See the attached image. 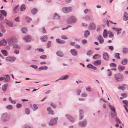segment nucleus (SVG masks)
Masks as SVG:
<instances>
[{
  "instance_id": "37",
  "label": "nucleus",
  "mask_w": 128,
  "mask_h": 128,
  "mask_svg": "<svg viewBox=\"0 0 128 128\" xmlns=\"http://www.w3.org/2000/svg\"><path fill=\"white\" fill-rule=\"evenodd\" d=\"M37 12L38 10L36 8H34L32 10V13L33 14H35Z\"/></svg>"
},
{
  "instance_id": "19",
  "label": "nucleus",
  "mask_w": 128,
  "mask_h": 128,
  "mask_svg": "<svg viewBox=\"0 0 128 128\" xmlns=\"http://www.w3.org/2000/svg\"><path fill=\"white\" fill-rule=\"evenodd\" d=\"M6 78H5L4 82H9L10 80V78L8 75H7L5 76Z\"/></svg>"
},
{
  "instance_id": "55",
  "label": "nucleus",
  "mask_w": 128,
  "mask_h": 128,
  "mask_svg": "<svg viewBox=\"0 0 128 128\" xmlns=\"http://www.w3.org/2000/svg\"><path fill=\"white\" fill-rule=\"evenodd\" d=\"M123 103L125 104L126 106V105L128 107V101L126 100H123L122 101Z\"/></svg>"
},
{
  "instance_id": "4",
  "label": "nucleus",
  "mask_w": 128,
  "mask_h": 128,
  "mask_svg": "<svg viewBox=\"0 0 128 128\" xmlns=\"http://www.w3.org/2000/svg\"><path fill=\"white\" fill-rule=\"evenodd\" d=\"M76 21V20L75 18L73 16L69 17L67 20V22L69 24L75 23Z\"/></svg>"
},
{
  "instance_id": "13",
  "label": "nucleus",
  "mask_w": 128,
  "mask_h": 128,
  "mask_svg": "<svg viewBox=\"0 0 128 128\" xmlns=\"http://www.w3.org/2000/svg\"><path fill=\"white\" fill-rule=\"evenodd\" d=\"M0 28L2 33H4L6 32V31L4 28L2 22H1L0 24Z\"/></svg>"
},
{
  "instance_id": "50",
  "label": "nucleus",
  "mask_w": 128,
  "mask_h": 128,
  "mask_svg": "<svg viewBox=\"0 0 128 128\" xmlns=\"http://www.w3.org/2000/svg\"><path fill=\"white\" fill-rule=\"evenodd\" d=\"M108 34H109L110 38H111L114 36V35L112 32H109Z\"/></svg>"
},
{
  "instance_id": "57",
  "label": "nucleus",
  "mask_w": 128,
  "mask_h": 128,
  "mask_svg": "<svg viewBox=\"0 0 128 128\" xmlns=\"http://www.w3.org/2000/svg\"><path fill=\"white\" fill-rule=\"evenodd\" d=\"M81 92V91L80 90H77L76 92V93L77 95L78 96H80Z\"/></svg>"
},
{
  "instance_id": "33",
  "label": "nucleus",
  "mask_w": 128,
  "mask_h": 128,
  "mask_svg": "<svg viewBox=\"0 0 128 128\" xmlns=\"http://www.w3.org/2000/svg\"><path fill=\"white\" fill-rule=\"evenodd\" d=\"M128 62V60L127 59H124L122 61L121 64L123 65H125L127 64Z\"/></svg>"
},
{
  "instance_id": "9",
  "label": "nucleus",
  "mask_w": 128,
  "mask_h": 128,
  "mask_svg": "<svg viewBox=\"0 0 128 128\" xmlns=\"http://www.w3.org/2000/svg\"><path fill=\"white\" fill-rule=\"evenodd\" d=\"M87 124V122L86 120H84L80 122L79 123V125L81 127H84L86 126Z\"/></svg>"
},
{
  "instance_id": "22",
  "label": "nucleus",
  "mask_w": 128,
  "mask_h": 128,
  "mask_svg": "<svg viewBox=\"0 0 128 128\" xmlns=\"http://www.w3.org/2000/svg\"><path fill=\"white\" fill-rule=\"evenodd\" d=\"M8 86V84H5L3 85L2 87V89L4 92H6V91Z\"/></svg>"
},
{
  "instance_id": "27",
  "label": "nucleus",
  "mask_w": 128,
  "mask_h": 128,
  "mask_svg": "<svg viewBox=\"0 0 128 128\" xmlns=\"http://www.w3.org/2000/svg\"><path fill=\"white\" fill-rule=\"evenodd\" d=\"M48 67L46 66H42L39 68V69L40 70H46L48 69Z\"/></svg>"
},
{
  "instance_id": "7",
  "label": "nucleus",
  "mask_w": 128,
  "mask_h": 128,
  "mask_svg": "<svg viewBox=\"0 0 128 128\" xmlns=\"http://www.w3.org/2000/svg\"><path fill=\"white\" fill-rule=\"evenodd\" d=\"M58 118H56L53 119H52L49 123V125L50 126H53L56 125L57 122Z\"/></svg>"
},
{
  "instance_id": "3",
  "label": "nucleus",
  "mask_w": 128,
  "mask_h": 128,
  "mask_svg": "<svg viewBox=\"0 0 128 128\" xmlns=\"http://www.w3.org/2000/svg\"><path fill=\"white\" fill-rule=\"evenodd\" d=\"M8 40V44L11 45H13L17 42L16 38L15 37L9 38Z\"/></svg>"
},
{
  "instance_id": "21",
  "label": "nucleus",
  "mask_w": 128,
  "mask_h": 128,
  "mask_svg": "<svg viewBox=\"0 0 128 128\" xmlns=\"http://www.w3.org/2000/svg\"><path fill=\"white\" fill-rule=\"evenodd\" d=\"M101 62L100 60H98L94 62V64L95 66H99L101 64Z\"/></svg>"
},
{
  "instance_id": "36",
  "label": "nucleus",
  "mask_w": 128,
  "mask_h": 128,
  "mask_svg": "<svg viewBox=\"0 0 128 128\" xmlns=\"http://www.w3.org/2000/svg\"><path fill=\"white\" fill-rule=\"evenodd\" d=\"M128 14L126 12H125L124 14V17L125 18V19H124V20L126 21L128 20Z\"/></svg>"
},
{
  "instance_id": "46",
  "label": "nucleus",
  "mask_w": 128,
  "mask_h": 128,
  "mask_svg": "<svg viewBox=\"0 0 128 128\" xmlns=\"http://www.w3.org/2000/svg\"><path fill=\"white\" fill-rule=\"evenodd\" d=\"M82 18L83 19H85V20H90V17L88 16H86L85 18L83 17Z\"/></svg>"
},
{
  "instance_id": "28",
  "label": "nucleus",
  "mask_w": 128,
  "mask_h": 128,
  "mask_svg": "<svg viewBox=\"0 0 128 128\" xmlns=\"http://www.w3.org/2000/svg\"><path fill=\"white\" fill-rule=\"evenodd\" d=\"M48 39L47 37L46 36H42L41 38V40L42 42H46Z\"/></svg>"
},
{
  "instance_id": "17",
  "label": "nucleus",
  "mask_w": 128,
  "mask_h": 128,
  "mask_svg": "<svg viewBox=\"0 0 128 128\" xmlns=\"http://www.w3.org/2000/svg\"><path fill=\"white\" fill-rule=\"evenodd\" d=\"M24 40L26 42H30L31 40V36H26L24 38Z\"/></svg>"
},
{
  "instance_id": "12",
  "label": "nucleus",
  "mask_w": 128,
  "mask_h": 128,
  "mask_svg": "<svg viewBox=\"0 0 128 128\" xmlns=\"http://www.w3.org/2000/svg\"><path fill=\"white\" fill-rule=\"evenodd\" d=\"M66 116L67 119L71 122H75V120L74 118L70 115L66 114Z\"/></svg>"
},
{
  "instance_id": "56",
  "label": "nucleus",
  "mask_w": 128,
  "mask_h": 128,
  "mask_svg": "<svg viewBox=\"0 0 128 128\" xmlns=\"http://www.w3.org/2000/svg\"><path fill=\"white\" fill-rule=\"evenodd\" d=\"M22 105L20 104H18L16 105V107L18 108H19L22 107Z\"/></svg>"
},
{
  "instance_id": "6",
  "label": "nucleus",
  "mask_w": 128,
  "mask_h": 128,
  "mask_svg": "<svg viewBox=\"0 0 128 128\" xmlns=\"http://www.w3.org/2000/svg\"><path fill=\"white\" fill-rule=\"evenodd\" d=\"M3 15L6 16L7 15V12L4 10H1L0 11V18L2 20H3L4 19V17Z\"/></svg>"
},
{
  "instance_id": "62",
  "label": "nucleus",
  "mask_w": 128,
  "mask_h": 128,
  "mask_svg": "<svg viewBox=\"0 0 128 128\" xmlns=\"http://www.w3.org/2000/svg\"><path fill=\"white\" fill-rule=\"evenodd\" d=\"M30 67H32L34 69H36L38 68V66L34 65H31L30 66Z\"/></svg>"
},
{
  "instance_id": "64",
  "label": "nucleus",
  "mask_w": 128,
  "mask_h": 128,
  "mask_svg": "<svg viewBox=\"0 0 128 128\" xmlns=\"http://www.w3.org/2000/svg\"><path fill=\"white\" fill-rule=\"evenodd\" d=\"M92 54V51L91 50L88 51L87 52V55L90 56Z\"/></svg>"
},
{
  "instance_id": "14",
  "label": "nucleus",
  "mask_w": 128,
  "mask_h": 128,
  "mask_svg": "<svg viewBox=\"0 0 128 128\" xmlns=\"http://www.w3.org/2000/svg\"><path fill=\"white\" fill-rule=\"evenodd\" d=\"M69 77V76L67 75H65L61 77L58 80L56 81V82L58 80H67Z\"/></svg>"
},
{
  "instance_id": "23",
  "label": "nucleus",
  "mask_w": 128,
  "mask_h": 128,
  "mask_svg": "<svg viewBox=\"0 0 128 128\" xmlns=\"http://www.w3.org/2000/svg\"><path fill=\"white\" fill-rule=\"evenodd\" d=\"M108 32L106 30H105L103 33V36L104 38H106L108 36Z\"/></svg>"
},
{
  "instance_id": "25",
  "label": "nucleus",
  "mask_w": 128,
  "mask_h": 128,
  "mask_svg": "<svg viewBox=\"0 0 128 128\" xmlns=\"http://www.w3.org/2000/svg\"><path fill=\"white\" fill-rule=\"evenodd\" d=\"M60 16L58 15V14L57 13L54 14L53 17V18L54 19L58 20L60 19Z\"/></svg>"
},
{
  "instance_id": "34",
  "label": "nucleus",
  "mask_w": 128,
  "mask_h": 128,
  "mask_svg": "<svg viewBox=\"0 0 128 128\" xmlns=\"http://www.w3.org/2000/svg\"><path fill=\"white\" fill-rule=\"evenodd\" d=\"M90 32L88 30L85 31L84 32V37L86 38H87L90 35Z\"/></svg>"
},
{
  "instance_id": "48",
  "label": "nucleus",
  "mask_w": 128,
  "mask_h": 128,
  "mask_svg": "<svg viewBox=\"0 0 128 128\" xmlns=\"http://www.w3.org/2000/svg\"><path fill=\"white\" fill-rule=\"evenodd\" d=\"M6 108L8 110H12L13 108V107L11 105H9L6 106Z\"/></svg>"
},
{
  "instance_id": "45",
  "label": "nucleus",
  "mask_w": 128,
  "mask_h": 128,
  "mask_svg": "<svg viewBox=\"0 0 128 128\" xmlns=\"http://www.w3.org/2000/svg\"><path fill=\"white\" fill-rule=\"evenodd\" d=\"M120 54L118 53H116L115 54L114 57L118 59H120Z\"/></svg>"
},
{
  "instance_id": "53",
  "label": "nucleus",
  "mask_w": 128,
  "mask_h": 128,
  "mask_svg": "<svg viewBox=\"0 0 128 128\" xmlns=\"http://www.w3.org/2000/svg\"><path fill=\"white\" fill-rule=\"evenodd\" d=\"M26 21L28 22H29L32 20V19L28 17H26Z\"/></svg>"
},
{
  "instance_id": "16",
  "label": "nucleus",
  "mask_w": 128,
  "mask_h": 128,
  "mask_svg": "<svg viewBox=\"0 0 128 128\" xmlns=\"http://www.w3.org/2000/svg\"><path fill=\"white\" fill-rule=\"evenodd\" d=\"M70 52L72 55L74 56H76L78 54V53L76 51L75 49H72L70 51Z\"/></svg>"
},
{
  "instance_id": "63",
  "label": "nucleus",
  "mask_w": 128,
  "mask_h": 128,
  "mask_svg": "<svg viewBox=\"0 0 128 128\" xmlns=\"http://www.w3.org/2000/svg\"><path fill=\"white\" fill-rule=\"evenodd\" d=\"M62 39L63 40H66L68 39V38L65 36H62L61 37Z\"/></svg>"
},
{
  "instance_id": "20",
  "label": "nucleus",
  "mask_w": 128,
  "mask_h": 128,
  "mask_svg": "<svg viewBox=\"0 0 128 128\" xmlns=\"http://www.w3.org/2000/svg\"><path fill=\"white\" fill-rule=\"evenodd\" d=\"M79 112L80 113V119L81 120H82L83 118V114L84 113V112L81 110H80Z\"/></svg>"
},
{
  "instance_id": "44",
  "label": "nucleus",
  "mask_w": 128,
  "mask_h": 128,
  "mask_svg": "<svg viewBox=\"0 0 128 128\" xmlns=\"http://www.w3.org/2000/svg\"><path fill=\"white\" fill-rule=\"evenodd\" d=\"M19 5H17L16 6L14 9L13 11L14 12L16 13L17 12L16 10L19 7Z\"/></svg>"
},
{
  "instance_id": "11",
  "label": "nucleus",
  "mask_w": 128,
  "mask_h": 128,
  "mask_svg": "<svg viewBox=\"0 0 128 128\" xmlns=\"http://www.w3.org/2000/svg\"><path fill=\"white\" fill-rule=\"evenodd\" d=\"M96 28V24L93 23H91L88 26V29L90 30H93Z\"/></svg>"
},
{
  "instance_id": "54",
  "label": "nucleus",
  "mask_w": 128,
  "mask_h": 128,
  "mask_svg": "<svg viewBox=\"0 0 128 128\" xmlns=\"http://www.w3.org/2000/svg\"><path fill=\"white\" fill-rule=\"evenodd\" d=\"M13 48H14L20 49V47L18 44L15 45L13 46Z\"/></svg>"
},
{
  "instance_id": "39",
  "label": "nucleus",
  "mask_w": 128,
  "mask_h": 128,
  "mask_svg": "<svg viewBox=\"0 0 128 128\" xmlns=\"http://www.w3.org/2000/svg\"><path fill=\"white\" fill-rule=\"evenodd\" d=\"M108 106L112 111L113 112H116L115 110L114 107L111 106L110 104Z\"/></svg>"
},
{
  "instance_id": "5",
  "label": "nucleus",
  "mask_w": 128,
  "mask_h": 128,
  "mask_svg": "<svg viewBox=\"0 0 128 128\" xmlns=\"http://www.w3.org/2000/svg\"><path fill=\"white\" fill-rule=\"evenodd\" d=\"M72 10V8L70 7L64 8L62 9L63 12L65 14H68Z\"/></svg>"
},
{
  "instance_id": "24",
  "label": "nucleus",
  "mask_w": 128,
  "mask_h": 128,
  "mask_svg": "<svg viewBox=\"0 0 128 128\" xmlns=\"http://www.w3.org/2000/svg\"><path fill=\"white\" fill-rule=\"evenodd\" d=\"M125 68L124 66L120 65H119L118 67V69L120 72H122L124 70Z\"/></svg>"
},
{
  "instance_id": "47",
  "label": "nucleus",
  "mask_w": 128,
  "mask_h": 128,
  "mask_svg": "<svg viewBox=\"0 0 128 128\" xmlns=\"http://www.w3.org/2000/svg\"><path fill=\"white\" fill-rule=\"evenodd\" d=\"M111 116H112V117L113 118H114L115 116H116V112H112L111 113Z\"/></svg>"
},
{
  "instance_id": "43",
  "label": "nucleus",
  "mask_w": 128,
  "mask_h": 128,
  "mask_svg": "<svg viewBox=\"0 0 128 128\" xmlns=\"http://www.w3.org/2000/svg\"><path fill=\"white\" fill-rule=\"evenodd\" d=\"M25 113L27 114L28 115L30 114V110L28 108H26L25 110Z\"/></svg>"
},
{
  "instance_id": "30",
  "label": "nucleus",
  "mask_w": 128,
  "mask_h": 128,
  "mask_svg": "<svg viewBox=\"0 0 128 128\" xmlns=\"http://www.w3.org/2000/svg\"><path fill=\"white\" fill-rule=\"evenodd\" d=\"M26 8V7L24 4H22L21 6L20 10L21 11H24Z\"/></svg>"
},
{
  "instance_id": "10",
  "label": "nucleus",
  "mask_w": 128,
  "mask_h": 128,
  "mask_svg": "<svg viewBox=\"0 0 128 128\" xmlns=\"http://www.w3.org/2000/svg\"><path fill=\"white\" fill-rule=\"evenodd\" d=\"M4 23H6L9 26L12 27L13 26V23L8 20H4Z\"/></svg>"
},
{
  "instance_id": "1",
  "label": "nucleus",
  "mask_w": 128,
  "mask_h": 128,
  "mask_svg": "<svg viewBox=\"0 0 128 128\" xmlns=\"http://www.w3.org/2000/svg\"><path fill=\"white\" fill-rule=\"evenodd\" d=\"M114 76L115 80L117 82H122L123 80V76L120 73L115 74Z\"/></svg>"
},
{
  "instance_id": "42",
  "label": "nucleus",
  "mask_w": 128,
  "mask_h": 128,
  "mask_svg": "<svg viewBox=\"0 0 128 128\" xmlns=\"http://www.w3.org/2000/svg\"><path fill=\"white\" fill-rule=\"evenodd\" d=\"M122 30V29L121 28L117 29L116 30L118 35H119L121 33V31Z\"/></svg>"
},
{
  "instance_id": "58",
  "label": "nucleus",
  "mask_w": 128,
  "mask_h": 128,
  "mask_svg": "<svg viewBox=\"0 0 128 128\" xmlns=\"http://www.w3.org/2000/svg\"><path fill=\"white\" fill-rule=\"evenodd\" d=\"M116 121L118 124H120L121 123V122L119 119L117 118V116H116Z\"/></svg>"
},
{
  "instance_id": "60",
  "label": "nucleus",
  "mask_w": 128,
  "mask_h": 128,
  "mask_svg": "<svg viewBox=\"0 0 128 128\" xmlns=\"http://www.w3.org/2000/svg\"><path fill=\"white\" fill-rule=\"evenodd\" d=\"M51 43V41H49L47 44V48H48L50 46V44Z\"/></svg>"
},
{
  "instance_id": "32",
  "label": "nucleus",
  "mask_w": 128,
  "mask_h": 128,
  "mask_svg": "<svg viewBox=\"0 0 128 128\" xmlns=\"http://www.w3.org/2000/svg\"><path fill=\"white\" fill-rule=\"evenodd\" d=\"M2 45L3 46H5L7 44V42L5 40H2L0 41Z\"/></svg>"
},
{
  "instance_id": "61",
  "label": "nucleus",
  "mask_w": 128,
  "mask_h": 128,
  "mask_svg": "<svg viewBox=\"0 0 128 128\" xmlns=\"http://www.w3.org/2000/svg\"><path fill=\"white\" fill-rule=\"evenodd\" d=\"M14 20L17 22H20V18L19 17H18L14 19Z\"/></svg>"
},
{
  "instance_id": "41",
  "label": "nucleus",
  "mask_w": 128,
  "mask_h": 128,
  "mask_svg": "<svg viewBox=\"0 0 128 128\" xmlns=\"http://www.w3.org/2000/svg\"><path fill=\"white\" fill-rule=\"evenodd\" d=\"M122 52L124 54H126L128 52V50L127 48H124L123 49Z\"/></svg>"
},
{
  "instance_id": "29",
  "label": "nucleus",
  "mask_w": 128,
  "mask_h": 128,
  "mask_svg": "<svg viewBox=\"0 0 128 128\" xmlns=\"http://www.w3.org/2000/svg\"><path fill=\"white\" fill-rule=\"evenodd\" d=\"M47 110L49 112V114L52 115L54 114L53 111L51 109L50 107H48L47 108Z\"/></svg>"
},
{
  "instance_id": "35",
  "label": "nucleus",
  "mask_w": 128,
  "mask_h": 128,
  "mask_svg": "<svg viewBox=\"0 0 128 128\" xmlns=\"http://www.w3.org/2000/svg\"><path fill=\"white\" fill-rule=\"evenodd\" d=\"M101 57V56L99 54H96L94 55L93 56V58L94 59H98Z\"/></svg>"
},
{
  "instance_id": "52",
  "label": "nucleus",
  "mask_w": 128,
  "mask_h": 128,
  "mask_svg": "<svg viewBox=\"0 0 128 128\" xmlns=\"http://www.w3.org/2000/svg\"><path fill=\"white\" fill-rule=\"evenodd\" d=\"M110 66L111 67H115L116 66V64L113 63H111L110 64Z\"/></svg>"
},
{
  "instance_id": "31",
  "label": "nucleus",
  "mask_w": 128,
  "mask_h": 128,
  "mask_svg": "<svg viewBox=\"0 0 128 128\" xmlns=\"http://www.w3.org/2000/svg\"><path fill=\"white\" fill-rule=\"evenodd\" d=\"M56 54L58 56L60 57H62L64 56V55L63 53L60 51L57 52Z\"/></svg>"
},
{
  "instance_id": "51",
  "label": "nucleus",
  "mask_w": 128,
  "mask_h": 128,
  "mask_svg": "<svg viewBox=\"0 0 128 128\" xmlns=\"http://www.w3.org/2000/svg\"><path fill=\"white\" fill-rule=\"evenodd\" d=\"M27 29L26 28H24L22 29V31L23 33H26L27 31Z\"/></svg>"
},
{
  "instance_id": "59",
  "label": "nucleus",
  "mask_w": 128,
  "mask_h": 128,
  "mask_svg": "<svg viewBox=\"0 0 128 128\" xmlns=\"http://www.w3.org/2000/svg\"><path fill=\"white\" fill-rule=\"evenodd\" d=\"M47 56H46L45 55H42L40 56V58L42 59H45L46 58Z\"/></svg>"
},
{
  "instance_id": "49",
  "label": "nucleus",
  "mask_w": 128,
  "mask_h": 128,
  "mask_svg": "<svg viewBox=\"0 0 128 128\" xmlns=\"http://www.w3.org/2000/svg\"><path fill=\"white\" fill-rule=\"evenodd\" d=\"M121 96H122L120 98V99L121 100H122L124 98H126L127 97V96L126 94H121Z\"/></svg>"
},
{
  "instance_id": "26",
  "label": "nucleus",
  "mask_w": 128,
  "mask_h": 128,
  "mask_svg": "<svg viewBox=\"0 0 128 128\" xmlns=\"http://www.w3.org/2000/svg\"><path fill=\"white\" fill-rule=\"evenodd\" d=\"M56 40L57 42L59 44H64L65 42V41L59 39H57Z\"/></svg>"
},
{
  "instance_id": "38",
  "label": "nucleus",
  "mask_w": 128,
  "mask_h": 128,
  "mask_svg": "<svg viewBox=\"0 0 128 128\" xmlns=\"http://www.w3.org/2000/svg\"><path fill=\"white\" fill-rule=\"evenodd\" d=\"M1 52L5 56H7L8 55L7 51L6 50H2Z\"/></svg>"
},
{
  "instance_id": "2",
  "label": "nucleus",
  "mask_w": 128,
  "mask_h": 128,
  "mask_svg": "<svg viewBox=\"0 0 128 128\" xmlns=\"http://www.w3.org/2000/svg\"><path fill=\"white\" fill-rule=\"evenodd\" d=\"M10 117L7 113L3 114L1 116V119L4 122H6L10 120Z\"/></svg>"
},
{
  "instance_id": "18",
  "label": "nucleus",
  "mask_w": 128,
  "mask_h": 128,
  "mask_svg": "<svg viewBox=\"0 0 128 128\" xmlns=\"http://www.w3.org/2000/svg\"><path fill=\"white\" fill-rule=\"evenodd\" d=\"M103 58L106 61L108 60L109 59V58L108 54L106 53H104L103 54Z\"/></svg>"
},
{
  "instance_id": "15",
  "label": "nucleus",
  "mask_w": 128,
  "mask_h": 128,
  "mask_svg": "<svg viewBox=\"0 0 128 128\" xmlns=\"http://www.w3.org/2000/svg\"><path fill=\"white\" fill-rule=\"evenodd\" d=\"M97 39L100 44H102L104 42V40L101 35H100L97 38Z\"/></svg>"
},
{
  "instance_id": "40",
  "label": "nucleus",
  "mask_w": 128,
  "mask_h": 128,
  "mask_svg": "<svg viewBox=\"0 0 128 128\" xmlns=\"http://www.w3.org/2000/svg\"><path fill=\"white\" fill-rule=\"evenodd\" d=\"M32 108L33 110L35 111L38 109V107L36 104H34L33 105Z\"/></svg>"
},
{
  "instance_id": "8",
  "label": "nucleus",
  "mask_w": 128,
  "mask_h": 128,
  "mask_svg": "<svg viewBox=\"0 0 128 128\" xmlns=\"http://www.w3.org/2000/svg\"><path fill=\"white\" fill-rule=\"evenodd\" d=\"M16 58L14 56H9L6 57V60L8 61L13 62L16 60Z\"/></svg>"
}]
</instances>
